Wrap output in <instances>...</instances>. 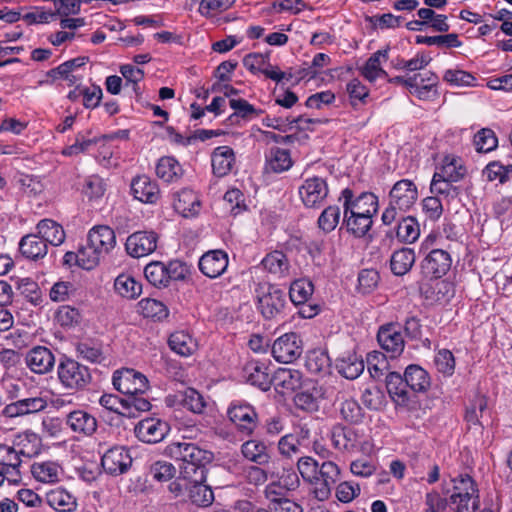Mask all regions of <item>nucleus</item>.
<instances>
[{"mask_svg":"<svg viewBox=\"0 0 512 512\" xmlns=\"http://www.w3.org/2000/svg\"><path fill=\"white\" fill-rule=\"evenodd\" d=\"M386 388L389 396L397 405L406 406L410 402L408 385L406 384L405 374L398 372H389L385 378Z\"/></svg>","mask_w":512,"mask_h":512,"instance_id":"obj_24","label":"nucleus"},{"mask_svg":"<svg viewBox=\"0 0 512 512\" xmlns=\"http://www.w3.org/2000/svg\"><path fill=\"white\" fill-rule=\"evenodd\" d=\"M200 206L199 197L192 189L183 188L174 194L173 207L183 217L197 215Z\"/></svg>","mask_w":512,"mask_h":512,"instance_id":"obj_23","label":"nucleus"},{"mask_svg":"<svg viewBox=\"0 0 512 512\" xmlns=\"http://www.w3.org/2000/svg\"><path fill=\"white\" fill-rule=\"evenodd\" d=\"M341 211L339 206L331 205L326 207L320 214L317 224L324 233L332 232L338 225Z\"/></svg>","mask_w":512,"mask_h":512,"instance_id":"obj_55","label":"nucleus"},{"mask_svg":"<svg viewBox=\"0 0 512 512\" xmlns=\"http://www.w3.org/2000/svg\"><path fill=\"white\" fill-rule=\"evenodd\" d=\"M47 405V400L44 397L28 393L26 396H22L19 401L7 404L4 407L3 413L10 418L20 417L44 411Z\"/></svg>","mask_w":512,"mask_h":512,"instance_id":"obj_17","label":"nucleus"},{"mask_svg":"<svg viewBox=\"0 0 512 512\" xmlns=\"http://www.w3.org/2000/svg\"><path fill=\"white\" fill-rule=\"evenodd\" d=\"M157 240L158 236L153 231H137L127 238L126 251L134 258L147 256L157 248Z\"/></svg>","mask_w":512,"mask_h":512,"instance_id":"obj_13","label":"nucleus"},{"mask_svg":"<svg viewBox=\"0 0 512 512\" xmlns=\"http://www.w3.org/2000/svg\"><path fill=\"white\" fill-rule=\"evenodd\" d=\"M65 424L79 437H91L98 427L97 419L87 411L78 409L66 415Z\"/></svg>","mask_w":512,"mask_h":512,"instance_id":"obj_18","label":"nucleus"},{"mask_svg":"<svg viewBox=\"0 0 512 512\" xmlns=\"http://www.w3.org/2000/svg\"><path fill=\"white\" fill-rule=\"evenodd\" d=\"M164 453L169 458L180 463V469L183 470L185 478L189 475L188 468L195 472L212 460V453L201 449L192 442H173L166 446Z\"/></svg>","mask_w":512,"mask_h":512,"instance_id":"obj_2","label":"nucleus"},{"mask_svg":"<svg viewBox=\"0 0 512 512\" xmlns=\"http://www.w3.org/2000/svg\"><path fill=\"white\" fill-rule=\"evenodd\" d=\"M169 430L167 422L158 418H145L135 426L134 432L140 441L154 444L162 441Z\"/></svg>","mask_w":512,"mask_h":512,"instance_id":"obj_14","label":"nucleus"},{"mask_svg":"<svg viewBox=\"0 0 512 512\" xmlns=\"http://www.w3.org/2000/svg\"><path fill=\"white\" fill-rule=\"evenodd\" d=\"M314 286L311 281L306 279L295 280L289 289V298L295 305L304 304L313 294Z\"/></svg>","mask_w":512,"mask_h":512,"instance_id":"obj_49","label":"nucleus"},{"mask_svg":"<svg viewBox=\"0 0 512 512\" xmlns=\"http://www.w3.org/2000/svg\"><path fill=\"white\" fill-rule=\"evenodd\" d=\"M444 81L457 87L474 86L476 78L469 72L459 69H448L443 76Z\"/></svg>","mask_w":512,"mask_h":512,"instance_id":"obj_63","label":"nucleus"},{"mask_svg":"<svg viewBox=\"0 0 512 512\" xmlns=\"http://www.w3.org/2000/svg\"><path fill=\"white\" fill-rule=\"evenodd\" d=\"M60 384L69 391H84L92 382L90 369L69 357H62L57 366Z\"/></svg>","mask_w":512,"mask_h":512,"instance_id":"obj_3","label":"nucleus"},{"mask_svg":"<svg viewBox=\"0 0 512 512\" xmlns=\"http://www.w3.org/2000/svg\"><path fill=\"white\" fill-rule=\"evenodd\" d=\"M58 465L54 462L34 463L31 472L34 478L43 483L55 482L58 480Z\"/></svg>","mask_w":512,"mask_h":512,"instance_id":"obj_52","label":"nucleus"},{"mask_svg":"<svg viewBox=\"0 0 512 512\" xmlns=\"http://www.w3.org/2000/svg\"><path fill=\"white\" fill-rule=\"evenodd\" d=\"M329 437L332 446L342 453H354L363 450V433L351 426L337 423L332 426Z\"/></svg>","mask_w":512,"mask_h":512,"instance_id":"obj_6","label":"nucleus"},{"mask_svg":"<svg viewBox=\"0 0 512 512\" xmlns=\"http://www.w3.org/2000/svg\"><path fill=\"white\" fill-rule=\"evenodd\" d=\"M328 184L324 178L311 177L304 181L299 188L303 204L308 208L319 207L328 196Z\"/></svg>","mask_w":512,"mask_h":512,"instance_id":"obj_10","label":"nucleus"},{"mask_svg":"<svg viewBox=\"0 0 512 512\" xmlns=\"http://www.w3.org/2000/svg\"><path fill=\"white\" fill-rule=\"evenodd\" d=\"M255 292L257 309L265 319H276L284 312L287 304L284 290L270 283H261Z\"/></svg>","mask_w":512,"mask_h":512,"instance_id":"obj_4","label":"nucleus"},{"mask_svg":"<svg viewBox=\"0 0 512 512\" xmlns=\"http://www.w3.org/2000/svg\"><path fill=\"white\" fill-rule=\"evenodd\" d=\"M417 197L418 191L413 181L409 179L397 181L389 192V204L382 214V223L391 225L400 214L405 213L415 204Z\"/></svg>","mask_w":512,"mask_h":512,"instance_id":"obj_1","label":"nucleus"},{"mask_svg":"<svg viewBox=\"0 0 512 512\" xmlns=\"http://www.w3.org/2000/svg\"><path fill=\"white\" fill-rule=\"evenodd\" d=\"M388 51V48L378 50L368 58L361 69V74L365 79L373 82L377 78H388L387 72L381 67L382 60L385 62L388 59Z\"/></svg>","mask_w":512,"mask_h":512,"instance_id":"obj_31","label":"nucleus"},{"mask_svg":"<svg viewBox=\"0 0 512 512\" xmlns=\"http://www.w3.org/2000/svg\"><path fill=\"white\" fill-rule=\"evenodd\" d=\"M399 222L396 228L397 239L406 244L414 243L420 236V226L417 220L412 216L398 217Z\"/></svg>","mask_w":512,"mask_h":512,"instance_id":"obj_36","label":"nucleus"},{"mask_svg":"<svg viewBox=\"0 0 512 512\" xmlns=\"http://www.w3.org/2000/svg\"><path fill=\"white\" fill-rule=\"evenodd\" d=\"M302 342L294 333H286L278 337L272 345V355L280 363H292L302 354Z\"/></svg>","mask_w":512,"mask_h":512,"instance_id":"obj_9","label":"nucleus"},{"mask_svg":"<svg viewBox=\"0 0 512 512\" xmlns=\"http://www.w3.org/2000/svg\"><path fill=\"white\" fill-rule=\"evenodd\" d=\"M132 464L129 451L123 446L108 449L101 458V466L107 474L117 476L126 473Z\"/></svg>","mask_w":512,"mask_h":512,"instance_id":"obj_12","label":"nucleus"},{"mask_svg":"<svg viewBox=\"0 0 512 512\" xmlns=\"http://www.w3.org/2000/svg\"><path fill=\"white\" fill-rule=\"evenodd\" d=\"M15 446L20 456L32 458L41 452L42 440L34 432H24L17 437Z\"/></svg>","mask_w":512,"mask_h":512,"instance_id":"obj_38","label":"nucleus"},{"mask_svg":"<svg viewBox=\"0 0 512 512\" xmlns=\"http://www.w3.org/2000/svg\"><path fill=\"white\" fill-rule=\"evenodd\" d=\"M266 370L267 367L263 363L251 360L243 367V377L251 385L267 391L271 386V378Z\"/></svg>","mask_w":512,"mask_h":512,"instance_id":"obj_27","label":"nucleus"},{"mask_svg":"<svg viewBox=\"0 0 512 512\" xmlns=\"http://www.w3.org/2000/svg\"><path fill=\"white\" fill-rule=\"evenodd\" d=\"M262 265L267 271L278 277L289 275L290 263L282 251L275 250L267 254L262 260Z\"/></svg>","mask_w":512,"mask_h":512,"instance_id":"obj_41","label":"nucleus"},{"mask_svg":"<svg viewBox=\"0 0 512 512\" xmlns=\"http://www.w3.org/2000/svg\"><path fill=\"white\" fill-rule=\"evenodd\" d=\"M416 257L412 248L403 247L394 251L390 259V268L394 275L407 274L415 263Z\"/></svg>","mask_w":512,"mask_h":512,"instance_id":"obj_33","label":"nucleus"},{"mask_svg":"<svg viewBox=\"0 0 512 512\" xmlns=\"http://www.w3.org/2000/svg\"><path fill=\"white\" fill-rule=\"evenodd\" d=\"M368 371L374 379H378L384 375L388 369L386 356L382 352L373 351L367 355Z\"/></svg>","mask_w":512,"mask_h":512,"instance_id":"obj_60","label":"nucleus"},{"mask_svg":"<svg viewBox=\"0 0 512 512\" xmlns=\"http://www.w3.org/2000/svg\"><path fill=\"white\" fill-rule=\"evenodd\" d=\"M112 383L114 388L125 397L144 394L148 389V380L145 375L130 368L115 371Z\"/></svg>","mask_w":512,"mask_h":512,"instance_id":"obj_7","label":"nucleus"},{"mask_svg":"<svg viewBox=\"0 0 512 512\" xmlns=\"http://www.w3.org/2000/svg\"><path fill=\"white\" fill-rule=\"evenodd\" d=\"M228 254L220 249L204 253L198 262L199 270L209 278L221 276L228 267Z\"/></svg>","mask_w":512,"mask_h":512,"instance_id":"obj_19","label":"nucleus"},{"mask_svg":"<svg viewBox=\"0 0 512 512\" xmlns=\"http://www.w3.org/2000/svg\"><path fill=\"white\" fill-rule=\"evenodd\" d=\"M174 398L184 408L196 414H201L206 407L204 397L194 388H186L183 391H178L174 395Z\"/></svg>","mask_w":512,"mask_h":512,"instance_id":"obj_40","label":"nucleus"},{"mask_svg":"<svg viewBox=\"0 0 512 512\" xmlns=\"http://www.w3.org/2000/svg\"><path fill=\"white\" fill-rule=\"evenodd\" d=\"M430 191L437 197H442L444 200L449 202L458 197L460 190L453 182L446 181L440 177H436L434 174L430 184Z\"/></svg>","mask_w":512,"mask_h":512,"instance_id":"obj_47","label":"nucleus"},{"mask_svg":"<svg viewBox=\"0 0 512 512\" xmlns=\"http://www.w3.org/2000/svg\"><path fill=\"white\" fill-rule=\"evenodd\" d=\"M339 200H343V209L346 213L349 210L359 214L375 215L378 211V197L372 192H362L358 196L350 188L341 192Z\"/></svg>","mask_w":512,"mask_h":512,"instance_id":"obj_8","label":"nucleus"},{"mask_svg":"<svg viewBox=\"0 0 512 512\" xmlns=\"http://www.w3.org/2000/svg\"><path fill=\"white\" fill-rule=\"evenodd\" d=\"M303 375L299 370L279 368L271 377V385L282 395L296 391L302 385Z\"/></svg>","mask_w":512,"mask_h":512,"instance_id":"obj_21","label":"nucleus"},{"mask_svg":"<svg viewBox=\"0 0 512 512\" xmlns=\"http://www.w3.org/2000/svg\"><path fill=\"white\" fill-rule=\"evenodd\" d=\"M339 475L340 469L332 461H325L318 467V477L322 481L321 486L315 490L318 499L324 500L328 498L331 487L337 482Z\"/></svg>","mask_w":512,"mask_h":512,"instance_id":"obj_25","label":"nucleus"},{"mask_svg":"<svg viewBox=\"0 0 512 512\" xmlns=\"http://www.w3.org/2000/svg\"><path fill=\"white\" fill-rule=\"evenodd\" d=\"M168 344L171 350L181 356L192 355L196 347L192 337L184 331L172 333L169 337Z\"/></svg>","mask_w":512,"mask_h":512,"instance_id":"obj_46","label":"nucleus"},{"mask_svg":"<svg viewBox=\"0 0 512 512\" xmlns=\"http://www.w3.org/2000/svg\"><path fill=\"white\" fill-rule=\"evenodd\" d=\"M498 141L493 130L483 128L474 136V145L476 150L481 153H487L497 147Z\"/></svg>","mask_w":512,"mask_h":512,"instance_id":"obj_58","label":"nucleus"},{"mask_svg":"<svg viewBox=\"0 0 512 512\" xmlns=\"http://www.w3.org/2000/svg\"><path fill=\"white\" fill-rule=\"evenodd\" d=\"M156 175L164 182L178 181L183 175L180 163L172 156L161 157L156 165Z\"/></svg>","mask_w":512,"mask_h":512,"instance_id":"obj_35","label":"nucleus"},{"mask_svg":"<svg viewBox=\"0 0 512 512\" xmlns=\"http://www.w3.org/2000/svg\"><path fill=\"white\" fill-rule=\"evenodd\" d=\"M405 379L408 388L415 393H425L431 386V378L429 373L416 364L406 367Z\"/></svg>","mask_w":512,"mask_h":512,"instance_id":"obj_30","label":"nucleus"},{"mask_svg":"<svg viewBox=\"0 0 512 512\" xmlns=\"http://www.w3.org/2000/svg\"><path fill=\"white\" fill-rule=\"evenodd\" d=\"M229 105L234 110V113L227 120L232 124L236 123L239 118L252 120L263 112L262 110H257L252 104L242 98L230 99Z\"/></svg>","mask_w":512,"mask_h":512,"instance_id":"obj_44","label":"nucleus"},{"mask_svg":"<svg viewBox=\"0 0 512 512\" xmlns=\"http://www.w3.org/2000/svg\"><path fill=\"white\" fill-rule=\"evenodd\" d=\"M453 494L476 495L479 493L476 482L468 474H460L452 479Z\"/></svg>","mask_w":512,"mask_h":512,"instance_id":"obj_64","label":"nucleus"},{"mask_svg":"<svg viewBox=\"0 0 512 512\" xmlns=\"http://www.w3.org/2000/svg\"><path fill=\"white\" fill-rule=\"evenodd\" d=\"M364 362L354 353H349L337 360L336 368L345 378L354 380L364 371Z\"/></svg>","mask_w":512,"mask_h":512,"instance_id":"obj_39","label":"nucleus"},{"mask_svg":"<svg viewBox=\"0 0 512 512\" xmlns=\"http://www.w3.org/2000/svg\"><path fill=\"white\" fill-rule=\"evenodd\" d=\"M270 168L277 173L288 170L291 165V157L288 150L273 147L268 156Z\"/></svg>","mask_w":512,"mask_h":512,"instance_id":"obj_56","label":"nucleus"},{"mask_svg":"<svg viewBox=\"0 0 512 512\" xmlns=\"http://www.w3.org/2000/svg\"><path fill=\"white\" fill-rule=\"evenodd\" d=\"M417 44H425L428 46H438L445 48H458L462 45V42L458 39V34L449 33L445 35L437 36H423L417 35L415 38Z\"/></svg>","mask_w":512,"mask_h":512,"instance_id":"obj_50","label":"nucleus"},{"mask_svg":"<svg viewBox=\"0 0 512 512\" xmlns=\"http://www.w3.org/2000/svg\"><path fill=\"white\" fill-rule=\"evenodd\" d=\"M26 366L35 374L43 375L51 372L55 366L53 352L45 346H34L29 349L24 358Z\"/></svg>","mask_w":512,"mask_h":512,"instance_id":"obj_15","label":"nucleus"},{"mask_svg":"<svg viewBox=\"0 0 512 512\" xmlns=\"http://www.w3.org/2000/svg\"><path fill=\"white\" fill-rule=\"evenodd\" d=\"M341 418L350 423L358 424L364 418V412L359 403L354 399H346L341 402L339 407Z\"/></svg>","mask_w":512,"mask_h":512,"instance_id":"obj_54","label":"nucleus"},{"mask_svg":"<svg viewBox=\"0 0 512 512\" xmlns=\"http://www.w3.org/2000/svg\"><path fill=\"white\" fill-rule=\"evenodd\" d=\"M88 61V57H77L71 60H68L58 67L53 68L47 72V76L51 77L53 80L58 78L70 79V73L83 65H85Z\"/></svg>","mask_w":512,"mask_h":512,"instance_id":"obj_57","label":"nucleus"},{"mask_svg":"<svg viewBox=\"0 0 512 512\" xmlns=\"http://www.w3.org/2000/svg\"><path fill=\"white\" fill-rule=\"evenodd\" d=\"M37 235L46 242V246L51 244L58 246L65 240L63 227L51 219L41 220L37 226Z\"/></svg>","mask_w":512,"mask_h":512,"instance_id":"obj_32","label":"nucleus"},{"mask_svg":"<svg viewBox=\"0 0 512 512\" xmlns=\"http://www.w3.org/2000/svg\"><path fill=\"white\" fill-rule=\"evenodd\" d=\"M213 174L217 177L228 175L235 164V153L229 146L216 147L211 155Z\"/></svg>","mask_w":512,"mask_h":512,"instance_id":"obj_26","label":"nucleus"},{"mask_svg":"<svg viewBox=\"0 0 512 512\" xmlns=\"http://www.w3.org/2000/svg\"><path fill=\"white\" fill-rule=\"evenodd\" d=\"M142 394H133L125 397L124 406L125 410H122V416L128 418L137 417L138 412H146L151 408V403L148 399L141 396Z\"/></svg>","mask_w":512,"mask_h":512,"instance_id":"obj_53","label":"nucleus"},{"mask_svg":"<svg viewBox=\"0 0 512 512\" xmlns=\"http://www.w3.org/2000/svg\"><path fill=\"white\" fill-rule=\"evenodd\" d=\"M241 452L247 460L259 466L267 464L270 459L267 446L264 442L255 439L244 442L241 446Z\"/></svg>","mask_w":512,"mask_h":512,"instance_id":"obj_37","label":"nucleus"},{"mask_svg":"<svg viewBox=\"0 0 512 512\" xmlns=\"http://www.w3.org/2000/svg\"><path fill=\"white\" fill-rule=\"evenodd\" d=\"M379 280V273L375 269H363L358 275V290L370 294L377 288Z\"/></svg>","mask_w":512,"mask_h":512,"instance_id":"obj_61","label":"nucleus"},{"mask_svg":"<svg viewBox=\"0 0 512 512\" xmlns=\"http://www.w3.org/2000/svg\"><path fill=\"white\" fill-rule=\"evenodd\" d=\"M186 489L189 500L198 507L210 506L214 501V493L211 487L202 482H191Z\"/></svg>","mask_w":512,"mask_h":512,"instance_id":"obj_42","label":"nucleus"},{"mask_svg":"<svg viewBox=\"0 0 512 512\" xmlns=\"http://www.w3.org/2000/svg\"><path fill=\"white\" fill-rule=\"evenodd\" d=\"M45 499L47 504L58 512H73L77 508L76 497L62 487L48 491Z\"/></svg>","mask_w":512,"mask_h":512,"instance_id":"obj_29","label":"nucleus"},{"mask_svg":"<svg viewBox=\"0 0 512 512\" xmlns=\"http://www.w3.org/2000/svg\"><path fill=\"white\" fill-rule=\"evenodd\" d=\"M377 340L381 348L390 353L391 358L398 357L404 351L405 341L398 323L381 326L377 333Z\"/></svg>","mask_w":512,"mask_h":512,"instance_id":"obj_11","label":"nucleus"},{"mask_svg":"<svg viewBox=\"0 0 512 512\" xmlns=\"http://www.w3.org/2000/svg\"><path fill=\"white\" fill-rule=\"evenodd\" d=\"M434 364L437 371L445 377L452 376L455 371V358L448 349H441L436 353Z\"/></svg>","mask_w":512,"mask_h":512,"instance_id":"obj_59","label":"nucleus"},{"mask_svg":"<svg viewBox=\"0 0 512 512\" xmlns=\"http://www.w3.org/2000/svg\"><path fill=\"white\" fill-rule=\"evenodd\" d=\"M227 416L236 430L251 436L258 426V413L254 406L243 401H233L227 409Z\"/></svg>","mask_w":512,"mask_h":512,"instance_id":"obj_5","label":"nucleus"},{"mask_svg":"<svg viewBox=\"0 0 512 512\" xmlns=\"http://www.w3.org/2000/svg\"><path fill=\"white\" fill-rule=\"evenodd\" d=\"M87 241L104 256L115 247L116 236L114 230L109 226L99 225L89 231Z\"/></svg>","mask_w":512,"mask_h":512,"instance_id":"obj_22","label":"nucleus"},{"mask_svg":"<svg viewBox=\"0 0 512 512\" xmlns=\"http://www.w3.org/2000/svg\"><path fill=\"white\" fill-rule=\"evenodd\" d=\"M434 174L436 177L456 183L464 178L466 168L460 163L459 159L446 157L443 165Z\"/></svg>","mask_w":512,"mask_h":512,"instance_id":"obj_43","label":"nucleus"},{"mask_svg":"<svg viewBox=\"0 0 512 512\" xmlns=\"http://www.w3.org/2000/svg\"><path fill=\"white\" fill-rule=\"evenodd\" d=\"M373 215L359 214L349 210L348 213H343V225L347 231L357 238L364 237L372 227Z\"/></svg>","mask_w":512,"mask_h":512,"instance_id":"obj_28","label":"nucleus"},{"mask_svg":"<svg viewBox=\"0 0 512 512\" xmlns=\"http://www.w3.org/2000/svg\"><path fill=\"white\" fill-rule=\"evenodd\" d=\"M450 254L443 249H432L421 263L422 273L429 278H441L451 268Z\"/></svg>","mask_w":512,"mask_h":512,"instance_id":"obj_16","label":"nucleus"},{"mask_svg":"<svg viewBox=\"0 0 512 512\" xmlns=\"http://www.w3.org/2000/svg\"><path fill=\"white\" fill-rule=\"evenodd\" d=\"M115 291L127 299H135L142 293V285L129 274H120L114 282Z\"/></svg>","mask_w":512,"mask_h":512,"instance_id":"obj_45","label":"nucleus"},{"mask_svg":"<svg viewBox=\"0 0 512 512\" xmlns=\"http://www.w3.org/2000/svg\"><path fill=\"white\" fill-rule=\"evenodd\" d=\"M318 467V462L309 456L301 457L297 462V468L300 475L309 483L319 481Z\"/></svg>","mask_w":512,"mask_h":512,"instance_id":"obj_62","label":"nucleus"},{"mask_svg":"<svg viewBox=\"0 0 512 512\" xmlns=\"http://www.w3.org/2000/svg\"><path fill=\"white\" fill-rule=\"evenodd\" d=\"M138 308L145 318H152L158 321L165 319L169 314L164 303L151 298H145L139 301Z\"/></svg>","mask_w":512,"mask_h":512,"instance_id":"obj_48","label":"nucleus"},{"mask_svg":"<svg viewBox=\"0 0 512 512\" xmlns=\"http://www.w3.org/2000/svg\"><path fill=\"white\" fill-rule=\"evenodd\" d=\"M144 274L147 281L155 287L160 288L169 285L166 265L162 262L155 261L147 264Z\"/></svg>","mask_w":512,"mask_h":512,"instance_id":"obj_51","label":"nucleus"},{"mask_svg":"<svg viewBox=\"0 0 512 512\" xmlns=\"http://www.w3.org/2000/svg\"><path fill=\"white\" fill-rule=\"evenodd\" d=\"M131 191L135 199L147 204H155L160 198L157 182L147 175L134 177L131 182Z\"/></svg>","mask_w":512,"mask_h":512,"instance_id":"obj_20","label":"nucleus"},{"mask_svg":"<svg viewBox=\"0 0 512 512\" xmlns=\"http://www.w3.org/2000/svg\"><path fill=\"white\" fill-rule=\"evenodd\" d=\"M46 242L37 234H28L22 237L19 243L21 254L27 259L36 260L47 254Z\"/></svg>","mask_w":512,"mask_h":512,"instance_id":"obj_34","label":"nucleus"}]
</instances>
